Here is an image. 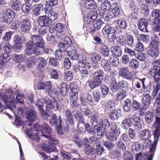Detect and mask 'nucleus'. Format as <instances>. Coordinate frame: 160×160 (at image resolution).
Wrapping results in <instances>:
<instances>
[{
    "label": "nucleus",
    "mask_w": 160,
    "mask_h": 160,
    "mask_svg": "<svg viewBox=\"0 0 160 160\" xmlns=\"http://www.w3.org/2000/svg\"><path fill=\"white\" fill-rule=\"evenodd\" d=\"M69 86L65 83H62L61 84L60 91L61 95L63 96H66L69 92Z\"/></svg>",
    "instance_id": "72a5a7b5"
},
{
    "label": "nucleus",
    "mask_w": 160,
    "mask_h": 160,
    "mask_svg": "<svg viewBox=\"0 0 160 160\" xmlns=\"http://www.w3.org/2000/svg\"><path fill=\"white\" fill-rule=\"evenodd\" d=\"M64 78L67 81H69L72 80L73 78V74L72 72L70 71H66L64 72Z\"/></svg>",
    "instance_id": "e2e57ef3"
},
{
    "label": "nucleus",
    "mask_w": 160,
    "mask_h": 160,
    "mask_svg": "<svg viewBox=\"0 0 160 160\" xmlns=\"http://www.w3.org/2000/svg\"><path fill=\"white\" fill-rule=\"evenodd\" d=\"M124 102L123 110L126 112H128L131 108L132 104L131 101L129 99H127Z\"/></svg>",
    "instance_id": "4d7b16f0"
},
{
    "label": "nucleus",
    "mask_w": 160,
    "mask_h": 160,
    "mask_svg": "<svg viewBox=\"0 0 160 160\" xmlns=\"http://www.w3.org/2000/svg\"><path fill=\"white\" fill-rule=\"evenodd\" d=\"M104 27L102 29V33L104 35H108L111 33L114 32L117 33L119 34H121L123 32L122 30H121L118 28H116L114 29V28L112 27L109 25L107 24L106 23L104 26Z\"/></svg>",
    "instance_id": "9d476101"
},
{
    "label": "nucleus",
    "mask_w": 160,
    "mask_h": 160,
    "mask_svg": "<svg viewBox=\"0 0 160 160\" xmlns=\"http://www.w3.org/2000/svg\"><path fill=\"white\" fill-rule=\"evenodd\" d=\"M148 25L147 21L145 18H141L138 21V28L140 31L143 32H148L147 27Z\"/></svg>",
    "instance_id": "6ab92c4d"
},
{
    "label": "nucleus",
    "mask_w": 160,
    "mask_h": 160,
    "mask_svg": "<svg viewBox=\"0 0 160 160\" xmlns=\"http://www.w3.org/2000/svg\"><path fill=\"white\" fill-rule=\"evenodd\" d=\"M99 116V113L96 111H93L92 113V116L91 117L90 121L93 126L97 125L98 119Z\"/></svg>",
    "instance_id": "b1692460"
},
{
    "label": "nucleus",
    "mask_w": 160,
    "mask_h": 160,
    "mask_svg": "<svg viewBox=\"0 0 160 160\" xmlns=\"http://www.w3.org/2000/svg\"><path fill=\"white\" fill-rule=\"evenodd\" d=\"M119 74L127 79L131 80L133 78V74L129 71L128 68L126 67L121 68L119 70Z\"/></svg>",
    "instance_id": "ddd939ff"
},
{
    "label": "nucleus",
    "mask_w": 160,
    "mask_h": 160,
    "mask_svg": "<svg viewBox=\"0 0 160 160\" xmlns=\"http://www.w3.org/2000/svg\"><path fill=\"white\" fill-rule=\"evenodd\" d=\"M65 117L67 121L68 122L70 125L73 124V118L72 113L71 111L68 109H66L65 111Z\"/></svg>",
    "instance_id": "473e14b6"
},
{
    "label": "nucleus",
    "mask_w": 160,
    "mask_h": 160,
    "mask_svg": "<svg viewBox=\"0 0 160 160\" xmlns=\"http://www.w3.org/2000/svg\"><path fill=\"white\" fill-rule=\"evenodd\" d=\"M111 51L112 54L109 57V60L110 61L114 58V55L117 57H120L122 54V51L119 47L116 46H112L111 48Z\"/></svg>",
    "instance_id": "412c9836"
},
{
    "label": "nucleus",
    "mask_w": 160,
    "mask_h": 160,
    "mask_svg": "<svg viewBox=\"0 0 160 160\" xmlns=\"http://www.w3.org/2000/svg\"><path fill=\"white\" fill-rule=\"evenodd\" d=\"M51 23L48 17L46 15L41 16V27H48Z\"/></svg>",
    "instance_id": "a878e982"
},
{
    "label": "nucleus",
    "mask_w": 160,
    "mask_h": 160,
    "mask_svg": "<svg viewBox=\"0 0 160 160\" xmlns=\"http://www.w3.org/2000/svg\"><path fill=\"white\" fill-rule=\"evenodd\" d=\"M151 97L149 94H146L144 95L142 99V104L143 106L148 107L150 105Z\"/></svg>",
    "instance_id": "7c9ffc66"
},
{
    "label": "nucleus",
    "mask_w": 160,
    "mask_h": 160,
    "mask_svg": "<svg viewBox=\"0 0 160 160\" xmlns=\"http://www.w3.org/2000/svg\"><path fill=\"white\" fill-rule=\"evenodd\" d=\"M138 120H136L133 124V126L136 130H140L142 128V125L140 123L141 120L140 118H138Z\"/></svg>",
    "instance_id": "69168bd1"
},
{
    "label": "nucleus",
    "mask_w": 160,
    "mask_h": 160,
    "mask_svg": "<svg viewBox=\"0 0 160 160\" xmlns=\"http://www.w3.org/2000/svg\"><path fill=\"white\" fill-rule=\"evenodd\" d=\"M97 125L103 127L107 129L110 128L111 126L108 120L103 118L99 119V122L98 123Z\"/></svg>",
    "instance_id": "c756f323"
},
{
    "label": "nucleus",
    "mask_w": 160,
    "mask_h": 160,
    "mask_svg": "<svg viewBox=\"0 0 160 160\" xmlns=\"http://www.w3.org/2000/svg\"><path fill=\"white\" fill-rule=\"evenodd\" d=\"M15 15V12L12 9H6L2 14L1 18V20L6 23H10L14 20Z\"/></svg>",
    "instance_id": "0eeeda50"
},
{
    "label": "nucleus",
    "mask_w": 160,
    "mask_h": 160,
    "mask_svg": "<svg viewBox=\"0 0 160 160\" xmlns=\"http://www.w3.org/2000/svg\"><path fill=\"white\" fill-rule=\"evenodd\" d=\"M160 92H159V96L158 98H157L156 100V103H154V105H156V104H157V106L156 107V118H160L159 117H158V116L160 115Z\"/></svg>",
    "instance_id": "6e6d98bb"
},
{
    "label": "nucleus",
    "mask_w": 160,
    "mask_h": 160,
    "mask_svg": "<svg viewBox=\"0 0 160 160\" xmlns=\"http://www.w3.org/2000/svg\"><path fill=\"white\" fill-rule=\"evenodd\" d=\"M109 88L108 86L105 84H102L100 88V91L103 95L106 96L108 93Z\"/></svg>",
    "instance_id": "774afa93"
},
{
    "label": "nucleus",
    "mask_w": 160,
    "mask_h": 160,
    "mask_svg": "<svg viewBox=\"0 0 160 160\" xmlns=\"http://www.w3.org/2000/svg\"><path fill=\"white\" fill-rule=\"evenodd\" d=\"M98 15L97 12L95 11H92L87 14L86 18L89 22H92L96 20Z\"/></svg>",
    "instance_id": "a18cd8bd"
},
{
    "label": "nucleus",
    "mask_w": 160,
    "mask_h": 160,
    "mask_svg": "<svg viewBox=\"0 0 160 160\" xmlns=\"http://www.w3.org/2000/svg\"><path fill=\"white\" fill-rule=\"evenodd\" d=\"M126 44L130 48H133L134 46L135 43L132 36L129 35L127 37Z\"/></svg>",
    "instance_id": "864d4df0"
},
{
    "label": "nucleus",
    "mask_w": 160,
    "mask_h": 160,
    "mask_svg": "<svg viewBox=\"0 0 160 160\" xmlns=\"http://www.w3.org/2000/svg\"><path fill=\"white\" fill-rule=\"evenodd\" d=\"M110 130L111 132L106 135L107 139L111 141L117 140L120 133L119 127L114 123H112L111 124Z\"/></svg>",
    "instance_id": "20e7f679"
},
{
    "label": "nucleus",
    "mask_w": 160,
    "mask_h": 160,
    "mask_svg": "<svg viewBox=\"0 0 160 160\" xmlns=\"http://www.w3.org/2000/svg\"><path fill=\"white\" fill-rule=\"evenodd\" d=\"M42 133L41 134V139H42V142H48V146H46L45 145H41V147L42 150L45 151L46 152L48 153H50L52 152H58V149L53 145H51V144H56L58 143V141L56 138L48 136L45 134L43 133L44 132L46 133L50 134L51 132V130L50 128L47 123H44L42 126Z\"/></svg>",
    "instance_id": "f257e3e1"
},
{
    "label": "nucleus",
    "mask_w": 160,
    "mask_h": 160,
    "mask_svg": "<svg viewBox=\"0 0 160 160\" xmlns=\"http://www.w3.org/2000/svg\"><path fill=\"white\" fill-rule=\"evenodd\" d=\"M145 118L146 122L148 124L150 123L154 119L153 113L150 111H148L145 114Z\"/></svg>",
    "instance_id": "8fccbe9b"
},
{
    "label": "nucleus",
    "mask_w": 160,
    "mask_h": 160,
    "mask_svg": "<svg viewBox=\"0 0 160 160\" xmlns=\"http://www.w3.org/2000/svg\"><path fill=\"white\" fill-rule=\"evenodd\" d=\"M92 96L94 101L97 102L99 101L101 96V95L98 90L95 89L92 92Z\"/></svg>",
    "instance_id": "bf43d9fd"
},
{
    "label": "nucleus",
    "mask_w": 160,
    "mask_h": 160,
    "mask_svg": "<svg viewBox=\"0 0 160 160\" xmlns=\"http://www.w3.org/2000/svg\"><path fill=\"white\" fill-rule=\"evenodd\" d=\"M65 54L68 57H71L72 60L77 59V53L75 48L72 46L68 47L66 48V52Z\"/></svg>",
    "instance_id": "2eb2a0df"
},
{
    "label": "nucleus",
    "mask_w": 160,
    "mask_h": 160,
    "mask_svg": "<svg viewBox=\"0 0 160 160\" xmlns=\"http://www.w3.org/2000/svg\"><path fill=\"white\" fill-rule=\"evenodd\" d=\"M121 113L120 109L114 110L109 114V117L112 120L114 121L121 116Z\"/></svg>",
    "instance_id": "5701e85b"
},
{
    "label": "nucleus",
    "mask_w": 160,
    "mask_h": 160,
    "mask_svg": "<svg viewBox=\"0 0 160 160\" xmlns=\"http://www.w3.org/2000/svg\"><path fill=\"white\" fill-rule=\"evenodd\" d=\"M81 99L83 104L88 102L89 105L91 106L93 104L92 99L90 95L88 93L86 94L83 98H81Z\"/></svg>",
    "instance_id": "f704fd0d"
},
{
    "label": "nucleus",
    "mask_w": 160,
    "mask_h": 160,
    "mask_svg": "<svg viewBox=\"0 0 160 160\" xmlns=\"http://www.w3.org/2000/svg\"><path fill=\"white\" fill-rule=\"evenodd\" d=\"M77 57V59L78 60V62L79 63L78 64H79L80 63L83 64L88 63L86 62V60H87V58L85 54L82 53L79 55H78Z\"/></svg>",
    "instance_id": "680f3d73"
},
{
    "label": "nucleus",
    "mask_w": 160,
    "mask_h": 160,
    "mask_svg": "<svg viewBox=\"0 0 160 160\" xmlns=\"http://www.w3.org/2000/svg\"><path fill=\"white\" fill-rule=\"evenodd\" d=\"M154 62L155 64L151 67L149 74L153 77L154 80L155 82H158L160 80V63L156 60H154Z\"/></svg>",
    "instance_id": "39448f33"
},
{
    "label": "nucleus",
    "mask_w": 160,
    "mask_h": 160,
    "mask_svg": "<svg viewBox=\"0 0 160 160\" xmlns=\"http://www.w3.org/2000/svg\"><path fill=\"white\" fill-rule=\"evenodd\" d=\"M11 6L12 8L15 10L18 11L22 7L21 3L17 0H13L11 2Z\"/></svg>",
    "instance_id": "58836bf2"
},
{
    "label": "nucleus",
    "mask_w": 160,
    "mask_h": 160,
    "mask_svg": "<svg viewBox=\"0 0 160 160\" xmlns=\"http://www.w3.org/2000/svg\"><path fill=\"white\" fill-rule=\"evenodd\" d=\"M49 122L52 126L58 127L59 128L62 127V120L60 115L57 118L56 115L53 114L51 115V118L49 119Z\"/></svg>",
    "instance_id": "4468645a"
},
{
    "label": "nucleus",
    "mask_w": 160,
    "mask_h": 160,
    "mask_svg": "<svg viewBox=\"0 0 160 160\" xmlns=\"http://www.w3.org/2000/svg\"><path fill=\"white\" fill-rule=\"evenodd\" d=\"M57 3V0H50V1H47V4L46 5L44 10H42V12L45 13L46 14L49 13L51 12L50 11L52 10V7L56 5Z\"/></svg>",
    "instance_id": "f3484780"
},
{
    "label": "nucleus",
    "mask_w": 160,
    "mask_h": 160,
    "mask_svg": "<svg viewBox=\"0 0 160 160\" xmlns=\"http://www.w3.org/2000/svg\"><path fill=\"white\" fill-rule=\"evenodd\" d=\"M20 28L21 31L26 32L30 30L31 25L30 20L28 18L24 19L20 23Z\"/></svg>",
    "instance_id": "dca6fc26"
},
{
    "label": "nucleus",
    "mask_w": 160,
    "mask_h": 160,
    "mask_svg": "<svg viewBox=\"0 0 160 160\" xmlns=\"http://www.w3.org/2000/svg\"><path fill=\"white\" fill-rule=\"evenodd\" d=\"M43 100L47 111H49L50 109H53L55 106L57 109H58V102L55 99L50 100L48 98H46L45 99L43 98Z\"/></svg>",
    "instance_id": "9b49d317"
},
{
    "label": "nucleus",
    "mask_w": 160,
    "mask_h": 160,
    "mask_svg": "<svg viewBox=\"0 0 160 160\" xmlns=\"http://www.w3.org/2000/svg\"><path fill=\"white\" fill-rule=\"evenodd\" d=\"M91 68L88 63H80L79 64L74 65L73 69L76 72H79L81 77L83 78L87 77L88 74V70Z\"/></svg>",
    "instance_id": "423d86ee"
},
{
    "label": "nucleus",
    "mask_w": 160,
    "mask_h": 160,
    "mask_svg": "<svg viewBox=\"0 0 160 160\" xmlns=\"http://www.w3.org/2000/svg\"><path fill=\"white\" fill-rule=\"evenodd\" d=\"M110 84L112 89L115 91L118 90L119 86L117 83L115 76H112L110 79Z\"/></svg>",
    "instance_id": "603ef678"
},
{
    "label": "nucleus",
    "mask_w": 160,
    "mask_h": 160,
    "mask_svg": "<svg viewBox=\"0 0 160 160\" xmlns=\"http://www.w3.org/2000/svg\"><path fill=\"white\" fill-rule=\"evenodd\" d=\"M32 42H33L34 44L35 45L34 47L38 49V50H40V37L39 36H37L36 35H33L32 37Z\"/></svg>",
    "instance_id": "c9c22d12"
},
{
    "label": "nucleus",
    "mask_w": 160,
    "mask_h": 160,
    "mask_svg": "<svg viewBox=\"0 0 160 160\" xmlns=\"http://www.w3.org/2000/svg\"><path fill=\"white\" fill-rule=\"evenodd\" d=\"M83 145L84 146V152L85 154L88 155H94L96 152L95 149L89 144L88 140L87 138H84Z\"/></svg>",
    "instance_id": "1a4fd4ad"
},
{
    "label": "nucleus",
    "mask_w": 160,
    "mask_h": 160,
    "mask_svg": "<svg viewBox=\"0 0 160 160\" xmlns=\"http://www.w3.org/2000/svg\"><path fill=\"white\" fill-rule=\"evenodd\" d=\"M78 98V94H69V100L71 104L73 106H75L77 104V101Z\"/></svg>",
    "instance_id": "de8ad7c7"
},
{
    "label": "nucleus",
    "mask_w": 160,
    "mask_h": 160,
    "mask_svg": "<svg viewBox=\"0 0 160 160\" xmlns=\"http://www.w3.org/2000/svg\"><path fill=\"white\" fill-rule=\"evenodd\" d=\"M112 5L111 2L108 1L106 0L103 1L101 5V8L102 11L106 10V11H110L111 9Z\"/></svg>",
    "instance_id": "4c0bfd02"
},
{
    "label": "nucleus",
    "mask_w": 160,
    "mask_h": 160,
    "mask_svg": "<svg viewBox=\"0 0 160 160\" xmlns=\"http://www.w3.org/2000/svg\"><path fill=\"white\" fill-rule=\"evenodd\" d=\"M57 36L60 39L62 40L63 39V41L65 44L70 45L72 43V42L70 38L68 36L65 37L63 38V36L61 35L60 34H58Z\"/></svg>",
    "instance_id": "338daca9"
},
{
    "label": "nucleus",
    "mask_w": 160,
    "mask_h": 160,
    "mask_svg": "<svg viewBox=\"0 0 160 160\" xmlns=\"http://www.w3.org/2000/svg\"><path fill=\"white\" fill-rule=\"evenodd\" d=\"M88 86L89 88L92 89H93L97 87L100 86L101 85L100 82L96 80H90L88 81Z\"/></svg>",
    "instance_id": "09e8293b"
},
{
    "label": "nucleus",
    "mask_w": 160,
    "mask_h": 160,
    "mask_svg": "<svg viewBox=\"0 0 160 160\" xmlns=\"http://www.w3.org/2000/svg\"><path fill=\"white\" fill-rule=\"evenodd\" d=\"M27 118L30 121L34 122L35 120L36 113L35 111L32 109H30L27 112Z\"/></svg>",
    "instance_id": "c03bdc74"
},
{
    "label": "nucleus",
    "mask_w": 160,
    "mask_h": 160,
    "mask_svg": "<svg viewBox=\"0 0 160 160\" xmlns=\"http://www.w3.org/2000/svg\"><path fill=\"white\" fill-rule=\"evenodd\" d=\"M98 126V125L94 126L95 133H97V135L98 136L102 137L104 136L107 129H105L103 127Z\"/></svg>",
    "instance_id": "2f4dec72"
},
{
    "label": "nucleus",
    "mask_w": 160,
    "mask_h": 160,
    "mask_svg": "<svg viewBox=\"0 0 160 160\" xmlns=\"http://www.w3.org/2000/svg\"><path fill=\"white\" fill-rule=\"evenodd\" d=\"M139 136L142 140H148L151 136V132L148 129H145L140 132Z\"/></svg>",
    "instance_id": "4be33fe9"
},
{
    "label": "nucleus",
    "mask_w": 160,
    "mask_h": 160,
    "mask_svg": "<svg viewBox=\"0 0 160 160\" xmlns=\"http://www.w3.org/2000/svg\"><path fill=\"white\" fill-rule=\"evenodd\" d=\"M141 145L138 141L135 142L132 147V151L134 153H136L140 150Z\"/></svg>",
    "instance_id": "13d9d810"
},
{
    "label": "nucleus",
    "mask_w": 160,
    "mask_h": 160,
    "mask_svg": "<svg viewBox=\"0 0 160 160\" xmlns=\"http://www.w3.org/2000/svg\"><path fill=\"white\" fill-rule=\"evenodd\" d=\"M84 5L85 8L88 9L93 10L97 7L95 2L93 0H86Z\"/></svg>",
    "instance_id": "bb28decb"
},
{
    "label": "nucleus",
    "mask_w": 160,
    "mask_h": 160,
    "mask_svg": "<svg viewBox=\"0 0 160 160\" xmlns=\"http://www.w3.org/2000/svg\"><path fill=\"white\" fill-rule=\"evenodd\" d=\"M102 144L108 150L112 149L115 147V144L111 141H103Z\"/></svg>",
    "instance_id": "3c124183"
},
{
    "label": "nucleus",
    "mask_w": 160,
    "mask_h": 160,
    "mask_svg": "<svg viewBox=\"0 0 160 160\" xmlns=\"http://www.w3.org/2000/svg\"><path fill=\"white\" fill-rule=\"evenodd\" d=\"M104 73V71L102 69L95 71L92 74L93 80H96L101 84L103 79Z\"/></svg>",
    "instance_id": "a211bd4d"
},
{
    "label": "nucleus",
    "mask_w": 160,
    "mask_h": 160,
    "mask_svg": "<svg viewBox=\"0 0 160 160\" xmlns=\"http://www.w3.org/2000/svg\"><path fill=\"white\" fill-rule=\"evenodd\" d=\"M89 142L91 145L93 146H95V147L98 146H100L101 142L99 140L98 138L96 136H92L90 138Z\"/></svg>",
    "instance_id": "79ce46f5"
},
{
    "label": "nucleus",
    "mask_w": 160,
    "mask_h": 160,
    "mask_svg": "<svg viewBox=\"0 0 160 160\" xmlns=\"http://www.w3.org/2000/svg\"><path fill=\"white\" fill-rule=\"evenodd\" d=\"M0 97L8 108L12 109L13 108H16L14 100L6 94L0 92Z\"/></svg>",
    "instance_id": "6e6552de"
},
{
    "label": "nucleus",
    "mask_w": 160,
    "mask_h": 160,
    "mask_svg": "<svg viewBox=\"0 0 160 160\" xmlns=\"http://www.w3.org/2000/svg\"><path fill=\"white\" fill-rule=\"evenodd\" d=\"M33 53H34L37 55H39L40 54V50H38L34 47L33 49L26 48L25 50V53L26 55L29 56L31 55Z\"/></svg>",
    "instance_id": "a19ab883"
},
{
    "label": "nucleus",
    "mask_w": 160,
    "mask_h": 160,
    "mask_svg": "<svg viewBox=\"0 0 160 160\" xmlns=\"http://www.w3.org/2000/svg\"><path fill=\"white\" fill-rule=\"evenodd\" d=\"M84 126L87 132L90 134H94L95 133L94 127L93 128L88 123H84Z\"/></svg>",
    "instance_id": "052dcab7"
},
{
    "label": "nucleus",
    "mask_w": 160,
    "mask_h": 160,
    "mask_svg": "<svg viewBox=\"0 0 160 160\" xmlns=\"http://www.w3.org/2000/svg\"><path fill=\"white\" fill-rule=\"evenodd\" d=\"M114 17L110 11H105L103 12L102 19L106 22L108 21L110 18H112Z\"/></svg>",
    "instance_id": "5fc2aeb1"
},
{
    "label": "nucleus",
    "mask_w": 160,
    "mask_h": 160,
    "mask_svg": "<svg viewBox=\"0 0 160 160\" xmlns=\"http://www.w3.org/2000/svg\"><path fill=\"white\" fill-rule=\"evenodd\" d=\"M159 54V43L156 40H152L150 43L147 54L150 57L155 58Z\"/></svg>",
    "instance_id": "7ed1b4c3"
},
{
    "label": "nucleus",
    "mask_w": 160,
    "mask_h": 160,
    "mask_svg": "<svg viewBox=\"0 0 160 160\" xmlns=\"http://www.w3.org/2000/svg\"><path fill=\"white\" fill-rule=\"evenodd\" d=\"M105 24L102 21L98 20H94L93 21V25L95 29L91 30L90 32L92 34L97 32V30H99L102 26H104Z\"/></svg>",
    "instance_id": "aec40b11"
},
{
    "label": "nucleus",
    "mask_w": 160,
    "mask_h": 160,
    "mask_svg": "<svg viewBox=\"0 0 160 160\" xmlns=\"http://www.w3.org/2000/svg\"><path fill=\"white\" fill-rule=\"evenodd\" d=\"M100 51L101 55L104 57L109 56L110 51L108 47L105 45H102L100 47Z\"/></svg>",
    "instance_id": "c85d7f7f"
},
{
    "label": "nucleus",
    "mask_w": 160,
    "mask_h": 160,
    "mask_svg": "<svg viewBox=\"0 0 160 160\" xmlns=\"http://www.w3.org/2000/svg\"><path fill=\"white\" fill-rule=\"evenodd\" d=\"M114 102L113 101L108 100L107 101L105 108L106 111H112L114 110Z\"/></svg>",
    "instance_id": "49530a36"
},
{
    "label": "nucleus",
    "mask_w": 160,
    "mask_h": 160,
    "mask_svg": "<svg viewBox=\"0 0 160 160\" xmlns=\"http://www.w3.org/2000/svg\"><path fill=\"white\" fill-rule=\"evenodd\" d=\"M101 59L100 55L95 52L92 53L90 55V60L95 63H97Z\"/></svg>",
    "instance_id": "37998d69"
},
{
    "label": "nucleus",
    "mask_w": 160,
    "mask_h": 160,
    "mask_svg": "<svg viewBox=\"0 0 160 160\" xmlns=\"http://www.w3.org/2000/svg\"><path fill=\"white\" fill-rule=\"evenodd\" d=\"M152 16L155 18L153 21L152 25L158 29L160 28V20L159 17H160V11L158 9L153 10L152 12Z\"/></svg>",
    "instance_id": "f8f14e48"
},
{
    "label": "nucleus",
    "mask_w": 160,
    "mask_h": 160,
    "mask_svg": "<svg viewBox=\"0 0 160 160\" xmlns=\"http://www.w3.org/2000/svg\"><path fill=\"white\" fill-rule=\"evenodd\" d=\"M102 68L107 72H109L110 70V66L108 60L105 59H102L100 62Z\"/></svg>",
    "instance_id": "e433bc0d"
},
{
    "label": "nucleus",
    "mask_w": 160,
    "mask_h": 160,
    "mask_svg": "<svg viewBox=\"0 0 160 160\" xmlns=\"http://www.w3.org/2000/svg\"><path fill=\"white\" fill-rule=\"evenodd\" d=\"M153 126L155 128L153 132L154 141L150 148V154L149 155L148 157L152 154H153V156L154 155V152L155 150L156 145L160 135V118L157 117L156 118Z\"/></svg>",
    "instance_id": "f03ea898"
},
{
    "label": "nucleus",
    "mask_w": 160,
    "mask_h": 160,
    "mask_svg": "<svg viewBox=\"0 0 160 160\" xmlns=\"http://www.w3.org/2000/svg\"><path fill=\"white\" fill-rule=\"evenodd\" d=\"M132 125V118L128 117L122 121L121 123V127L124 129H126L128 127H131Z\"/></svg>",
    "instance_id": "cd10ccee"
},
{
    "label": "nucleus",
    "mask_w": 160,
    "mask_h": 160,
    "mask_svg": "<svg viewBox=\"0 0 160 160\" xmlns=\"http://www.w3.org/2000/svg\"><path fill=\"white\" fill-rule=\"evenodd\" d=\"M117 24L118 26L116 28L121 29H125L127 27V24L126 21L122 19H119L117 20Z\"/></svg>",
    "instance_id": "ea45409f"
},
{
    "label": "nucleus",
    "mask_w": 160,
    "mask_h": 160,
    "mask_svg": "<svg viewBox=\"0 0 160 160\" xmlns=\"http://www.w3.org/2000/svg\"><path fill=\"white\" fill-rule=\"evenodd\" d=\"M139 62L136 59H131L129 62V66L134 69H137L139 66Z\"/></svg>",
    "instance_id": "0e129e2a"
},
{
    "label": "nucleus",
    "mask_w": 160,
    "mask_h": 160,
    "mask_svg": "<svg viewBox=\"0 0 160 160\" xmlns=\"http://www.w3.org/2000/svg\"><path fill=\"white\" fill-rule=\"evenodd\" d=\"M112 14L114 17L118 16L120 13V9L118 4L116 2L113 3L111 7Z\"/></svg>",
    "instance_id": "393cba45"
}]
</instances>
